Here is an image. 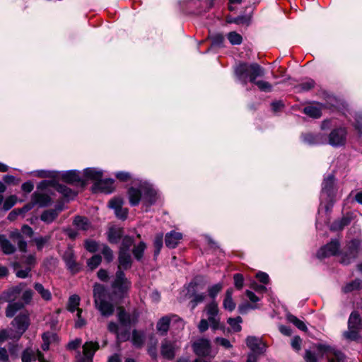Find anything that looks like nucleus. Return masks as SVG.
I'll return each mask as SVG.
<instances>
[{"label": "nucleus", "instance_id": "nucleus-52", "mask_svg": "<svg viewBox=\"0 0 362 362\" xmlns=\"http://www.w3.org/2000/svg\"><path fill=\"white\" fill-rule=\"evenodd\" d=\"M242 321V318L240 316L235 318L230 317L228 319V323L230 325L232 329L236 332L241 330L240 323Z\"/></svg>", "mask_w": 362, "mask_h": 362}, {"label": "nucleus", "instance_id": "nucleus-11", "mask_svg": "<svg viewBox=\"0 0 362 362\" xmlns=\"http://www.w3.org/2000/svg\"><path fill=\"white\" fill-rule=\"evenodd\" d=\"M197 286L198 280L195 278L187 286V294L189 298H192L189 303L192 310L194 309L198 304L202 303L206 296L204 293H197Z\"/></svg>", "mask_w": 362, "mask_h": 362}, {"label": "nucleus", "instance_id": "nucleus-8", "mask_svg": "<svg viewBox=\"0 0 362 362\" xmlns=\"http://www.w3.org/2000/svg\"><path fill=\"white\" fill-rule=\"evenodd\" d=\"M315 348L322 357L327 358V362H345L344 354L333 346L318 344Z\"/></svg>", "mask_w": 362, "mask_h": 362}, {"label": "nucleus", "instance_id": "nucleus-59", "mask_svg": "<svg viewBox=\"0 0 362 362\" xmlns=\"http://www.w3.org/2000/svg\"><path fill=\"white\" fill-rule=\"evenodd\" d=\"M101 256L99 255H95L88 260L87 264L90 269H94L101 263Z\"/></svg>", "mask_w": 362, "mask_h": 362}, {"label": "nucleus", "instance_id": "nucleus-12", "mask_svg": "<svg viewBox=\"0 0 362 362\" xmlns=\"http://www.w3.org/2000/svg\"><path fill=\"white\" fill-rule=\"evenodd\" d=\"M11 325L16 329V339H19L30 325L29 314L21 313L12 321Z\"/></svg>", "mask_w": 362, "mask_h": 362}, {"label": "nucleus", "instance_id": "nucleus-47", "mask_svg": "<svg viewBox=\"0 0 362 362\" xmlns=\"http://www.w3.org/2000/svg\"><path fill=\"white\" fill-rule=\"evenodd\" d=\"M223 288V284L222 282H219L209 286L207 289L209 296L212 299H215Z\"/></svg>", "mask_w": 362, "mask_h": 362}, {"label": "nucleus", "instance_id": "nucleus-23", "mask_svg": "<svg viewBox=\"0 0 362 362\" xmlns=\"http://www.w3.org/2000/svg\"><path fill=\"white\" fill-rule=\"evenodd\" d=\"M63 259L66 263V266L72 273H76L80 269L79 264L76 262L74 251L71 248H68L63 255Z\"/></svg>", "mask_w": 362, "mask_h": 362}, {"label": "nucleus", "instance_id": "nucleus-17", "mask_svg": "<svg viewBox=\"0 0 362 362\" xmlns=\"http://www.w3.org/2000/svg\"><path fill=\"white\" fill-rule=\"evenodd\" d=\"M339 243L337 240H332L326 245L322 247L317 253L319 259H323L335 255L339 251Z\"/></svg>", "mask_w": 362, "mask_h": 362}, {"label": "nucleus", "instance_id": "nucleus-53", "mask_svg": "<svg viewBox=\"0 0 362 362\" xmlns=\"http://www.w3.org/2000/svg\"><path fill=\"white\" fill-rule=\"evenodd\" d=\"M51 237L50 235H47L45 237H37L34 239V242L36 245L37 249L40 251L43 249L45 245L48 243Z\"/></svg>", "mask_w": 362, "mask_h": 362}, {"label": "nucleus", "instance_id": "nucleus-46", "mask_svg": "<svg viewBox=\"0 0 362 362\" xmlns=\"http://www.w3.org/2000/svg\"><path fill=\"white\" fill-rule=\"evenodd\" d=\"M303 112L310 117L317 119L322 115L320 108L315 106H307L304 107Z\"/></svg>", "mask_w": 362, "mask_h": 362}, {"label": "nucleus", "instance_id": "nucleus-64", "mask_svg": "<svg viewBox=\"0 0 362 362\" xmlns=\"http://www.w3.org/2000/svg\"><path fill=\"white\" fill-rule=\"evenodd\" d=\"M212 45L221 46L224 40V37L222 34L217 33L211 36Z\"/></svg>", "mask_w": 362, "mask_h": 362}, {"label": "nucleus", "instance_id": "nucleus-28", "mask_svg": "<svg viewBox=\"0 0 362 362\" xmlns=\"http://www.w3.org/2000/svg\"><path fill=\"white\" fill-rule=\"evenodd\" d=\"M246 344L251 351L257 353L264 352V346L262 344L261 339L258 337H248L246 339Z\"/></svg>", "mask_w": 362, "mask_h": 362}, {"label": "nucleus", "instance_id": "nucleus-56", "mask_svg": "<svg viewBox=\"0 0 362 362\" xmlns=\"http://www.w3.org/2000/svg\"><path fill=\"white\" fill-rule=\"evenodd\" d=\"M22 262L25 264L27 267H30V269L35 266L36 263V257L35 254H30L24 256L22 259Z\"/></svg>", "mask_w": 362, "mask_h": 362}, {"label": "nucleus", "instance_id": "nucleus-45", "mask_svg": "<svg viewBox=\"0 0 362 362\" xmlns=\"http://www.w3.org/2000/svg\"><path fill=\"white\" fill-rule=\"evenodd\" d=\"M134 242V238L128 235L124 236L122 238L119 252H129L130 248L133 245Z\"/></svg>", "mask_w": 362, "mask_h": 362}, {"label": "nucleus", "instance_id": "nucleus-54", "mask_svg": "<svg viewBox=\"0 0 362 362\" xmlns=\"http://www.w3.org/2000/svg\"><path fill=\"white\" fill-rule=\"evenodd\" d=\"M228 39L232 45H240L243 40L242 36L236 32H230L228 34Z\"/></svg>", "mask_w": 362, "mask_h": 362}, {"label": "nucleus", "instance_id": "nucleus-26", "mask_svg": "<svg viewBox=\"0 0 362 362\" xmlns=\"http://www.w3.org/2000/svg\"><path fill=\"white\" fill-rule=\"evenodd\" d=\"M119 322L122 326L129 327L137 321V317L134 314H129L124 310H120L117 315Z\"/></svg>", "mask_w": 362, "mask_h": 362}, {"label": "nucleus", "instance_id": "nucleus-14", "mask_svg": "<svg viewBox=\"0 0 362 362\" xmlns=\"http://www.w3.org/2000/svg\"><path fill=\"white\" fill-rule=\"evenodd\" d=\"M98 342L88 341L83 345V354L79 351L76 356V362H92L95 352L98 349Z\"/></svg>", "mask_w": 362, "mask_h": 362}, {"label": "nucleus", "instance_id": "nucleus-43", "mask_svg": "<svg viewBox=\"0 0 362 362\" xmlns=\"http://www.w3.org/2000/svg\"><path fill=\"white\" fill-rule=\"evenodd\" d=\"M74 225L80 230H87L89 228L90 223L87 218L78 216L74 220Z\"/></svg>", "mask_w": 362, "mask_h": 362}, {"label": "nucleus", "instance_id": "nucleus-29", "mask_svg": "<svg viewBox=\"0 0 362 362\" xmlns=\"http://www.w3.org/2000/svg\"><path fill=\"white\" fill-rule=\"evenodd\" d=\"M32 200L40 207L49 206L52 203L50 197L45 193L35 192L32 195Z\"/></svg>", "mask_w": 362, "mask_h": 362}, {"label": "nucleus", "instance_id": "nucleus-62", "mask_svg": "<svg viewBox=\"0 0 362 362\" xmlns=\"http://www.w3.org/2000/svg\"><path fill=\"white\" fill-rule=\"evenodd\" d=\"M234 284L237 289H241L244 285V278L241 274H235L233 276Z\"/></svg>", "mask_w": 362, "mask_h": 362}, {"label": "nucleus", "instance_id": "nucleus-16", "mask_svg": "<svg viewBox=\"0 0 362 362\" xmlns=\"http://www.w3.org/2000/svg\"><path fill=\"white\" fill-rule=\"evenodd\" d=\"M123 204L124 200L121 197L112 199L108 203V206L115 211L117 218L121 220H125L129 212L127 208L123 207Z\"/></svg>", "mask_w": 362, "mask_h": 362}, {"label": "nucleus", "instance_id": "nucleus-31", "mask_svg": "<svg viewBox=\"0 0 362 362\" xmlns=\"http://www.w3.org/2000/svg\"><path fill=\"white\" fill-rule=\"evenodd\" d=\"M145 333L143 331L134 329L132 334V343L137 349L143 346L145 341Z\"/></svg>", "mask_w": 362, "mask_h": 362}, {"label": "nucleus", "instance_id": "nucleus-36", "mask_svg": "<svg viewBox=\"0 0 362 362\" xmlns=\"http://www.w3.org/2000/svg\"><path fill=\"white\" fill-rule=\"evenodd\" d=\"M11 238L17 241L18 249L22 252L27 250V242L23 240L22 235L18 231H14L11 233Z\"/></svg>", "mask_w": 362, "mask_h": 362}, {"label": "nucleus", "instance_id": "nucleus-35", "mask_svg": "<svg viewBox=\"0 0 362 362\" xmlns=\"http://www.w3.org/2000/svg\"><path fill=\"white\" fill-rule=\"evenodd\" d=\"M170 320H171L168 316L163 317L158 320L156 328L161 335H165L168 332Z\"/></svg>", "mask_w": 362, "mask_h": 362}, {"label": "nucleus", "instance_id": "nucleus-24", "mask_svg": "<svg viewBox=\"0 0 362 362\" xmlns=\"http://www.w3.org/2000/svg\"><path fill=\"white\" fill-rule=\"evenodd\" d=\"M103 176V171L100 168H87L83 170L84 184L88 180H92L95 182H98Z\"/></svg>", "mask_w": 362, "mask_h": 362}, {"label": "nucleus", "instance_id": "nucleus-15", "mask_svg": "<svg viewBox=\"0 0 362 362\" xmlns=\"http://www.w3.org/2000/svg\"><path fill=\"white\" fill-rule=\"evenodd\" d=\"M192 349L195 354L199 356H208L211 355V343L207 339H198L192 344Z\"/></svg>", "mask_w": 362, "mask_h": 362}, {"label": "nucleus", "instance_id": "nucleus-27", "mask_svg": "<svg viewBox=\"0 0 362 362\" xmlns=\"http://www.w3.org/2000/svg\"><path fill=\"white\" fill-rule=\"evenodd\" d=\"M123 235V229L120 227L112 226L107 231V240L110 243H117Z\"/></svg>", "mask_w": 362, "mask_h": 362}, {"label": "nucleus", "instance_id": "nucleus-39", "mask_svg": "<svg viewBox=\"0 0 362 362\" xmlns=\"http://www.w3.org/2000/svg\"><path fill=\"white\" fill-rule=\"evenodd\" d=\"M34 288L45 300L48 301L52 299L51 292L49 289L45 288L42 284L40 283H35L34 285Z\"/></svg>", "mask_w": 362, "mask_h": 362}, {"label": "nucleus", "instance_id": "nucleus-44", "mask_svg": "<svg viewBox=\"0 0 362 362\" xmlns=\"http://www.w3.org/2000/svg\"><path fill=\"white\" fill-rule=\"evenodd\" d=\"M286 319L289 322L293 324L300 330L304 331V332L307 331V326L305 325V324L302 320H299L295 315L290 314V313L287 314Z\"/></svg>", "mask_w": 362, "mask_h": 362}, {"label": "nucleus", "instance_id": "nucleus-51", "mask_svg": "<svg viewBox=\"0 0 362 362\" xmlns=\"http://www.w3.org/2000/svg\"><path fill=\"white\" fill-rule=\"evenodd\" d=\"M252 83L256 85L261 91L269 93L272 90V85L267 81L255 79Z\"/></svg>", "mask_w": 362, "mask_h": 362}, {"label": "nucleus", "instance_id": "nucleus-48", "mask_svg": "<svg viewBox=\"0 0 362 362\" xmlns=\"http://www.w3.org/2000/svg\"><path fill=\"white\" fill-rule=\"evenodd\" d=\"M100 251L102 253V255H103V257L107 262L109 263L113 260V259H114L113 251L110 249V247L108 245H107L105 244H102Z\"/></svg>", "mask_w": 362, "mask_h": 362}, {"label": "nucleus", "instance_id": "nucleus-7", "mask_svg": "<svg viewBox=\"0 0 362 362\" xmlns=\"http://www.w3.org/2000/svg\"><path fill=\"white\" fill-rule=\"evenodd\" d=\"M49 188H54L65 198L68 199H74L76 193L74 190L64 185L59 184L55 180H42L37 185V189L41 191H49Z\"/></svg>", "mask_w": 362, "mask_h": 362}, {"label": "nucleus", "instance_id": "nucleus-38", "mask_svg": "<svg viewBox=\"0 0 362 362\" xmlns=\"http://www.w3.org/2000/svg\"><path fill=\"white\" fill-rule=\"evenodd\" d=\"M80 300V297L78 295H71L68 300L67 310L71 313H74L75 311L78 312V310L80 309L78 308Z\"/></svg>", "mask_w": 362, "mask_h": 362}, {"label": "nucleus", "instance_id": "nucleus-50", "mask_svg": "<svg viewBox=\"0 0 362 362\" xmlns=\"http://www.w3.org/2000/svg\"><path fill=\"white\" fill-rule=\"evenodd\" d=\"M101 245L99 243L93 240H87L85 241L84 247L86 250L90 252H95L97 251H100L101 248Z\"/></svg>", "mask_w": 362, "mask_h": 362}, {"label": "nucleus", "instance_id": "nucleus-55", "mask_svg": "<svg viewBox=\"0 0 362 362\" xmlns=\"http://www.w3.org/2000/svg\"><path fill=\"white\" fill-rule=\"evenodd\" d=\"M35 175L39 177H50V178H55L58 176V173L56 171H50V170H37L35 171Z\"/></svg>", "mask_w": 362, "mask_h": 362}, {"label": "nucleus", "instance_id": "nucleus-19", "mask_svg": "<svg viewBox=\"0 0 362 362\" xmlns=\"http://www.w3.org/2000/svg\"><path fill=\"white\" fill-rule=\"evenodd\" d=\"M303 141L308 145H320L327 144V136L322 133H307L301 136Z\"/></svg>", "mask_w": 362, "mask_h": 362}, {"label": "nucleus", "instance_id": "nucleus-20", "mask_svg": "<svg viewBox=\"0 0 362 362\" xmlns=\"http://www.w3.org/2000/svg\"><path fill=\"white\" fill-rule=\"evenodd\" d=\"M23 362H33L38 360L40 362H45L43 354L37 349L31 347L26 348L21 356Z\"/></svg>", "mask_w": 362, "mask_h": 362}, {"label": "nucleus", "instance_id": "nucleus-40", "mask_svg": "<svg viewBox=\"0 0 362 362\" xmlns=\"http://www.w3.org/2000/svg\"><path fill=\"white\" fill-rule=\"evenodd\" d=\"M362 288V280L355 279L354 281L349 282L343 287L342 291L344 293H347L354 291L359 290Z\"/></svg>", "mask_w": 362, "mask_h": 362}, {"label": "nucleus", "instance_id": "nucleus-58", "mask_svg": "<svg viewBox=\"0 0 362 362\" xmlns=\"http://www.w3.org/2000/svg\"><path fill=\"white\" fill-rule=\"evenodd\" d=\"M206 311L207 316L218 315V308L217 303L215 301H212L208 304L206 307Z\"/></svg>", "mask_w": 362, "mask_h": 362}, {"label": "nucleus", "instance_id": "nucleus-22", "mask_svg": "<svg viewBox=\"0 0 362 362\" xmlns=\"http://www.w3.org/2000/svg\"><path fill=\"white\" fill-rule=\"evenodd\" d=\"M95 192H101L110 194L114 189V180L112 179H100L98 182L93 183L92 187Z\"/></svg>", "mask_w": 362, "mask_h": 362}, {"label": "nucleus", "instance_id": "nucleus-37", "mask_svg": "<svg viewBox=\"0 0 362 362\" xmlns=\"http://www.w3.org/2000/svg\"><path fill=\"white\" fill-rule=\"evenodd\" d=\"M146 249V244L141 241L132 249V254L137 261H141L143 258L144 251Z\"/></svg>", "mask_w": 362, "mask_h": 362}, {"label": "nucleus", "instance_id": "nucleus-2", "mask_svg": "<svg viewBox=\"0 0 362 362\" xmlns=\"http://www.w3.org/2000/svg\"><path fill=\"white\" fill-rule=\"evenodd\" d=\"M118 263L115 279L112 286L115 290L118 297L122 298L131 286V283L125 277V274L122 271V269H129L132 265V258L130 252H119Z\"/></svg>", "mask_w": 362, "mask_h": 362}, {"label": "nucleus", "instance_id": "nucleus-32", "mask_svg": "<svg viewBox=\"0 0 362 362\" xmlns=\"http://www.w3.org/2000/svg\"><path fill=\"white\" fill-rule=\"evenodd\" d=\"M0 247L3 252L6 255H11L15 252L16 248L4 235H1Z\"/></svg>", "mask_w": 362, "mask_h": 362}, {"label": "nucleus", "instance_id": "nucleus-60", "mask_svg": "<svg viewBox=\"0 0 362 362\" xmlns=\"http://www.w3.org/2000/svg\"><path fill=\"white\" fill-rule=\"evenodd\" d=\"M54 337V334L49 333V332L44 333L42 334L43 343L42 344V349L44 351H47L49 349L50 340H51V339H52Z\"/></svg>", "mask_w": 362, "mask_h": 362}, {"label": "nucleus", "instance_id": "nucleus-1", "mask_svg": "<svg viewBox=\"0 0 362 362\" xmlns=\"http://www.w3.org/2000/svg\"><path fill=\"white\" fill-rule=\"evenodd\" d=\"M115 177L121 182L132 181L133 186L127 190V197L131 206H135L142 202L144 205L149 207L153 205L159 197L158 189L147 180L134 179L131 173L119 171Z\"/></svg>", "mask_w": 362, "mask_h": 362}, {"label": "nucleus", "instance_id": "nucleus-41", "mask_svg": "<svg viewBox=\"0 0 362 362\" xmlns=\"http://www.w3.org/2000/svg\"><path fill=\"white\" fill-rule=\"evenodd\" d=\"M251 15H242L234 18H230L228 22L230 23H235L237 25H248L251 21Z\"/></svg>", "mask_w": 362, "mask_h": 362}, {"label": "nucleus", "instance_id": "nucleus-34", "mask_svg": "<svg viewBox=\"0 0 362 362\" xmlns=\"http://www.w3.org/2000/svg\"><path fill=\"white\" fill-rule=\"evenodd\" d=\"M182 11L185 13H193L197 8L199 2L198 0H182L180 1Z\"/></svg>", "mask_w": 362, "mask_h": 362}, {"label": "nucleus", "instance_id": "nucleus-33", "mask_svg": "<svg viewBox=\"0 0 362 362\" xmlns=\"http://www.w3.org/2000/svg\"><path fill=\"white\" fill-rule=\"evenodd\" d=\"M233 290V288H230L227 289L226 292L225 298L223 300V308L228 310V311H233L235 308V303L233 301L232 298Z\"/></svg>", "mask_w": 362, "mask_h": 362}, {"label": "nucleus", "instance_id": "nucleus-6", "mask_svg": "<svg viewBox=\"0 0 362 362\" xmlns=\"http://www.w3.org/2000/svg\"><path fill=\"white\" fill-rule=\"evenodd\" d=\"M362 329V321L357 312H352L348 321V330L344 333V337L349 340L355 341L360 337Z\"/></svg>", "mask_w": 362, "mask_h": 362}, {"label": "nucleus", "instance_id": "nucleus-42", "mask_svg": "<svg viewBox=\"0 0 362 362\" xmlns=\"http://www.w3.org/2000/svg\"><path fill=\"white\" fill-rule=\"evenodd\" d=\"M58 216V211L56 209H49L45 211L41 215V220L47 223H52Z\"/></svg>", "mask_w": 362, "mask_h": 362}, {"label": "nucleus", "instance_id": "nucleus-13", "mask_svg": "<svg viewBox=\"0 0 362 362\" xmlns=\"http://www.w3.org/2000/svg\"><path fill=\"white\" fill-rule=\"evenodd\" d=\"M25 286V284L20 283L3 291L0 295V305L5 302H16V300L18 298Z\"/></svg>", "mask_w": 362, "mask_h": 362}, {"label": "nucleus", "instance_id": "nucleus-61", "mask_svg": "<svg viewBox=\"0 0 362 362\" xmlns=\"http://www.w3.org/2000/svg\"><path fill=\"white\" fill-rule=\"evenodd\" d=\"M315 81L313 79H308L300 84L299 88L302 91H308L315 86Z\"/></svg>", "mask_w": 362, "mask_h": 362}, {"label": "nucleus", "instance_id": "nucleus-10", "mask_svg": "<svg viewBox=\"0 0 362 362\" xmlns=\"http://www.w3.org/2000/svg\"><path fill=\"white\" fill-rule=\"evenodd\" d=\"M347 132L344 127H337L331 131L327 136V144L333 147H340L346 142Z\"/></svg>", "mask_w": 362, "mask_h": 362}, {"label": "nucleus", "instance_id": "nucleus-9", "mask_svg": "<svg viewBox=\"0 0 362 362\" xmlns=\"http://www.w3.org/2000/svg\"><path fill=\"white\" fill-rule=\"evenodd\" d=\"M360 243L357 240H351L344 247L341 252V263L345 265L355 260L358 254Z\"/></svg>", "mask_w": 362, "mask_h": 362}, {"label": "nucleus", "instance_id": "nucleus-63", "mask_svg": "<svg viewBox=\"0 0 362 362\" xmlns=\"http://www.w3.org/2000/svg\"><path fill=\"white\" fill-rule=\"evenodd\" d=\"M302 339L299 336H295L292 338L291 345L293 350L298 351L301 349Z\"/></svg>", "mask_w": 362, "mask_h": 362}, {"label": "nucleus", "instance_id": "nucleus-3", "mask_svg": "<svg viewBox=\"0 0 362 362\" xmlns=\"http://www.w3.org/2000/svg\"><path fill=\"white\" fill-rule=\"evenodd\" d=\"M93 298L95 307L102 316L109 317L114 313L115 305L112 303V295L103 285L100 284L94 285Z\"/></svg>", "mask_w": 362, "mask_h": 362}, {"label": "nucleus", "instance_id": "nucleus-4", "mask_svg": "<svg viewBox=\"0 0 362 362\" xmlns=\"http://www.w3.org/2000/svg\"><path fill=\"white\" fill-rule=\"evenodd\" d=\"M336 195L337 187L334 177L332 175H329L325 177L322 183L319 214L322 210L325 212H329L331 210L336 201Z\"/></svg>", "mask_w": 362, "mask_h": 362}, {"label": "nucleus", "instance_id": "nucleus-57", "mask_svg": "<svg viewBox=\"0 0 362 362\" xmlns=\"http://www.w3.org/2000/svg\"><path fill=\"white\" fill-rule=\"evenodd\" d=\"M7 339H16V334H13V330L11 329H4L0 330V342H3Z\"/></svg>", "mask_w": 362, "mask_h": 362}, {"label": "nucleus", "instance_id": "nucleus-49", "mask_svg": "<svg viewBox=\"0 0 362 362\" xmlns=\"http://www.w3.org/2000/svg\"><path fill=\"white\" fill-rule=\"evenodd\" d=\"M163 234L160 233L156 235L154 240H153V245L155 247V251H154L155 257H157L159 255L160 250L163 247Z\"/></svg>", "mask_w": 362, "mask_h": 362}, {"label": "nucleus", "instance_id": "nucleus-5", "mask_svg": "<svg viewBox=\"0 0 362 362\" xmlns=\"http://www.w3.org/2000/svg\"><path fill=\"white\" fill-rule=\"evenodd\" d=\"M235 74L237 79L244 86L248 81L252 83L255 79L264 75V69L257 63H241L235 68Z\"/></svg>", "mask_w": 362, "mask_h": 362}, {"label": "nucleus", "instance_id": "nucleus-25", "mask_svg": "<svg viewBox=\"0 0 362 362\" xmlns=\"http://www.w3.org/2000/svg\"><path fill=\"white\" fill-rule=\"evenodd\" d=\"M182 239V234L175 230L167 233L165 237V245L168 248H175Z\"/></svg>", "mask_w": 362, "mask_h": 362}, {"label": "nucleus", "instance_id": "nucleus-30", "mask_svg": "<svg viewBox=\"0 0 362 362\" xmlns=\"http://www.w3.org/2000/svg\"><path fill=\"white\" fill-rule=\"evenodd\" d=\"M24 308V303L22 301H16L8 303L5 310V315L7 317H13L18 311Z\"/></svg>", "mask_w": 362, "mask_h": 362}, {"label": "nucleus", "instance_id": "nucleus-18", "mask_svg": "<svg viewBox=\"0 0 362 362\" xmlns=\"http://www.w3.org/2000/svg\"><path fill=\"white\" fill-rule=\"evenodd\" d=\"M176 344L175 341L164 339L161 342L160 354L167 360H173L175 356Z\"/></svg>", "mask_w": 362, "mask_h": 362}, {"label": "nucleus", "instance_id": "nucleus-21", "mask_svg": "<svg viewBox=\"0 0 362 362\" xmlns=\"http://www.w3.org/2000/svg\"><path fill=\"white\" fill-rule=\"evenodd\" d=\"M62 180L67 183H81L84 184V180L81 176V173L76 170L63 171L60 173Z\"/></svg>", "mask_w": 362, "mask_h": 362}]
</instances>
